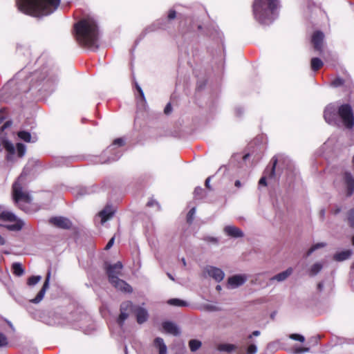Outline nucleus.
<instances>
[{"label": "nucleus", "instance_id": "obj_22", "mask_svg": "<svg viewBox=\"0 0 354 354\" xmlns=\"http://www.w3.org/2000/svg\"><path fill=\"white\" fill-rule=\"evenodd\" d=\"M351 254H352V251L351 250H344V251H342L339 252H337L334 255L333 258L337 261H342L346 260L348 258H350Z\"/></svg>", "mask_w": 354, "mask_h": 354}, {"label": "nucleus", "instance_id": "obj_12", "mask_svg": "<svg viewBox=\"0 0 354 354\" xmlns=\"http://www.w3.org/2000/svg\"><path fill=\"white\" fill-rule=\"evenodd\" d=\"M49 223L62 229H69L72 225L69 219L62 216L52 217L49 219Z\"/></svg>", "mask_w": 354, "mask_h": 354}, {"label": "nucleus", "instance_id": "obj_5", "mask_svg": "<svg viewBox=\"0 0 354 354\" xmlns=\"http://www.w3.org/2000/svg\"><path fill=\"white\" fill-rule=\"evenodd\" d=\"M24 177L21 175L12 185V198L15 203L23 211L28 212V205L32 198L23 186Z\"/></svg>", "mask_w": 354, "mask_h": 354}, {"label": "nucleus", "instance_id": "obj_7", "mask_svg": "<svg viewBox=\"0 0 354 354\" xmlns=\"http://www.w3.org/2000/svg\"><path fill=\"white\" fill-rule=\"evenodd\" d=\"M3 146L7 151L6 159L10 162H15L16 156L22 158L26 151V147L22 143H17L16 147H15L12 143L5 141Z\"/></svg>", "mask_w": 354, "mask_h": 354}, {"label": "nucleus", "instance_id": "obj_47", "mask_svg": "<svg viewBox=\"0 0 354 354\" xmlns=\"http://www.w3.org/2000/svg\"><path fill=\"white\" fill-rule=\"evenodd\" d=\"M136 88H137L138 91L139 92L141 97L144 100L145 95H144V93H143V91L142 90L141 87L138 84H136Z\"/></svg>", "mask_w": 354, "mask_h": 354}, {"label": "nucleus", "instance_id": "obj_10", "mask_svg": "<svg viewBox=\"0 0 354 354\" xmlns=\"http://www.w3.org/2000/svg\"><path fill=\"white\" fill-rule=\"evenodd\" d=\"M248 280V276L245 274H234L227 279V286L231 289L236 288L243 285Z\"/></svg>", "mask_w": 354, "mask_h": 354}, {"label": "nucleus", "instance_id": "obj_39", "mask_svg": "<svg viewBox=\"0 0 354 354\" xmlns=\"http://www.w3.org/2000/svg\"><path fill=\"white\" fill-rule=\"evenodd\" d=\"M8 344V340L6 337L2 334L0 333V347L5 346Z\"/></svg>", "mask_w": 354, "mask_h": 354}, {"label": "nucleus", "instance_id": "obj_35", "mask_svg": "<svg viewBox=\"0 0 354 354\" xmlns=\"http://www.w3.org/2000/svg\"><path fill=\"white\" fill-rule=\"evenodd\" d=\"M289 338L301 342H304L305 340V337L303 335L297 333L290 334Z\"/></svg>", "mask_w": 354, "mask_h": 354}, {"label": "nucleus", "instance_id": "obj_38", "mask_svg": "<svg viewBox=\"0 0 354 354\" xmlns=\"http://www.w3.org/2000/svg\"><path fill=\"white\" fill-rule=\"evenodd\" d=\"M331 84L334 87L339 86L343 84V80L339 77H337L332 82Z\"/></svg>", "mask_w": 354, "mask_h": 354}, {"label": "nucleus", "instance_id": "obj_13", "mask_svg": "<svg viewBox=\"0 0 354 354\" xmlns=\"http://www.w3.org/2000/svg\"><path fill=\"white\" fill-rule=\"evenodd\" d=\"M50 272L48 271L44 281V283L41 288V289L39 290V292L37 293V296L30 300L32 303L34 304H38L44 298L46 290L49 288V282H50Z\"/></svg>", "mask_w": 354, "mask_h": 354}, {"label": "nucleus", "instance_id": "obj_25", "mask_svg": "<svg viewBox=\"0 0 354 354\" xmlns=\"http://www.w3.org/2000/svg\"><path fill=\"white\" fill-rule=\"evenodd\" d=\"M324 65L323 62L317 57H314L311 59L310 66L313 71H317Z\"/></svg>", "mask_w": 354, "mask_h": 354}, {"label": "nucleus", "instance_id": "obj_15", "mask_svg": "<svg viewBox=\"0 0 354 354\" xmlns=\"http://www.w3.org/2000/svg\"><path fill=\"white\" fill-rule=\"evenodd\" d=\"M223 231L227 236L233 238H241L244 236L243 231L234 225H226Z\"/></svg>", "mask_w": 354, "mask_h": 354}, {"label": "nucleus", "instance_id": "obj_33", "mask_svg": "<svg viewBox=\"0 0 354 354\" xmlns=\"http://www.w3.org/2000/svg\"><path fill=\"white\" fill-rule=\"evenodd\" d=\"M41 277L39 275L37 276H32L28 280V284L30 286L36 285L40 280Z\"/></svg>", "mask_w": 354, "mask_h": 354}, {"label": "nucleus", "instance_id": "obj_32", "mask_svg": "<svg viewBox=\"0 0 354 354\" xmlns=\"http://www.w3.org/2000/svg\"><path fill=\"white\" fill-rule=\"evenodd\" d=\"M277 162H278V159L276 157H274L272 158V167L271 169L269 171H268L267 170L265 171L266 174L269 172V174H267L269 178H272V177L274 176V174H275V167H276V165H277Z\"/></svg>", "mask_w": 354, "mask_h": 354}, {"label": "nucleus", "instance_id": "obj_29", "mask_svg": "<svg viewBox=\"0 0 354 354\" xmlns=\"http://www.w3.org/2000/svg\"><path fill=\"white\" fill-rule=\"evenodd\" d=\"M189 346L192 351H196L201 347V342L197 339H192L189 342Z\"/></svg>", "mask_w": 354, "mask_h": 354}, {"label": "nucleus", "instance_id": "obj_4", "mask_svg": "<svg viewBox=\"0 0 354 354\" xmlns=\"http://www.w3.org/2000/svg\"><path fill=\"white\" fill-rule=\"evenodd\" d=\"M339 116L348 129L353 128L354 125V117L352 108L348 104H342L337 107L335 104H328L324 109V118L329 124H335L337 117Z\"/></svg>", "mask_w": 354, "mask_h": 354}, {"label": "nucleus", "instance_id": "obj_28", "mask_svg": "<svg viewBox=\"0 0 354 354\" xmlns=\"http://www.w3.org/2000/svg\"><path fill=\"white\" fill-rule=\"evenodd\" d=\"M234 348H235V346L233 344H220L218 347V349L220 351H225V352H228V353L232 351L233 350H234Z\"/></svg>", "mask_w": 354, "mask_h": 354}, {"label": "nucleus", "instance_id": "obj_42", "mask_svg": "<svg viewBox=\"0 0 354 354\" xmlns=\"http://www.w3.org/2000/svg\"><path fill=\"white\" fill-rule=\"evenodd\" d=\"M348 221L351 225L354 227V209H351L349 212Z\"/></svg>", "mask_w": 354, "mask_h": 354}, {"label": "nucleus", "instance_id": "obj_26", "mask_svg": "<svg viewBox=\"0 0 354 354\" xmlns=\"http://www.w3.org/2000/svg\"><path fill=\"white\" fill-rule=\"evenodd\" d=\"M124 144V141L122 138H117V139L114 140V141L113 142V144L107 148L106 151L111 152L115 149L116 147H121Z\"/></svg>", "mask_w": 354, "mask_h": 354}, {"label": "nucleus", "instance_id": "obj_1", "mask_svg": "<svg viewBox=\"0 0 354 354\" xmlns=\"http://www.w3.org/2000/svg\"><path fill=\"white\" fill-rule=\"evenodd\" d=\"M77 42L89 48H97L99 32L97 25L92 17L82 19L74 25Z\"/></svg>", "mask_w": 354, "mask_h": 354}, {"label": "nucleus", "instance_id": "obj_55", "mask_svg": "<svg viewBox=\"0 0 354 354\" xmlns=\"http://www.w3.org/2000/svg\"><path fill=\"white\" fill-rule=\"evenodd\" d=\"M323 287H324V284L323 283H319L318 285H317V288L319 290H322L323 289Z\"/></svg>", "mask_w": 354, "mask_h": 354}, {"label": "nucleus", "instance_id": "obj_34", "mask_svg": "<svg viewBox=\"0 0 354 354\" xmlns=\"http://www.w3.org/2000/svg\"><path fill=\"white\" fill-rule=\"evenodd\" d=\"M196 213V208L192 207L188 212L187 216V221L189 223H192Z\"/></svg>", "mask_w": 354, "mask_h": 354}, {"label": "nucleus", "instance_id": "obj_52", "mask_svg": "<svg viewBox=\"0 0 354 354\" xmlns=\"http://www.w3.org/2000/svg\"><path fill=\"white\" fill-rule=\"evenodd\" d=\"M155 204L158 205V203L153 200H151L147 203V205L149 207H151V206L154 205Z\"/></svg>", "mask_w": 354, "mask_h": 354}, {"label": "nucleus", "instance_id": "obj_61", "mask_svg": "<svg viewBox=\"0 0 354 354\" xmlns=\"http://www.w3.org/2000/svg\"><path fill=\"white\" fill-rule=\"evenodd\" d=\"M167 275L169 277V279H171V280H174V277L170 274L168 273Z\"/></svg>", "mask_w": 354, "mask_h": 354}, {"label": "nucleus", "instance_id": "obj_48", "mask_svg": "<svg viewBox=\"0 0 354 354\" xmlns=\"http://www.w3.org/2000/svg\"><path fill=\"white\" fill-rule=\"evenodd\" d=\"M259 184L260 185H264L266 186L267 185V183H266V176H263L260 178L259 180Z\"/></svg>", "mask_w": 354, "mask_h": 354}, {"label": "nucleus", "instance_id": "obj_2", "mask_svg": "<svg viewBox=\"0 0 354 354\" xmlns=\"http://www.w3.org/2000/svg\"><path fill=\"white\" fill-rule=\"evenodd\" d=\"M61 0H16L18 10L32 17H39L53 13Z\"/></svg>", "mask_w": 354, "mask_h": 354}, {"label": "nucleus", "instance_id": "obj_49", "mask_svg": "<svg viewBox=\"0 0 354 354\" xmlns=\"http://www.w3.org/2000/svg\"><path fill=\"white\" fill-rule=\"evenodd\" d=\"M6 118V113L4 110L0 111V124Z\"/></svg>", "mask_w": 354, "mask_h": 354}, {"label": "nucleus", "instance_id": "obj_43", "mask_svg": "<svg viewBox=\"0 0 354 354\" xmlns=\"http://www.w3.org/2000/svg\"><path fill=\"white\" fill-rule=\"evenodd\" d=\"M205 241H207V242H211V243H218V239L217 238H215V237H212V236H207L204 239Z\"/></svg>", "mask_w": 354, "mask_h": 354}, {"label": "nucleus", "instance_id": "obj_14", "mask_svg": "<svg viewBox=\"0 0 354 354\" xmlns=\"http://www.w3.org/2000/svg\"><path fill=\"white\" fill-rule=\"evenodd\" d=\"M324 35L321 31H316L312 36V43L313 44L314 48L319 52L322 51V44Z\"/></svg>", "mask_w": 354, "mask_h": 354}, {"label": "nucleus", "instance_id": "obj_53", "mask_svg": "<svg viewBox=\"0 0 354 354\" xmlns=\"http://www.w3.org/2000/svg\"><path fill=\"white\" fill-rule=\"evenodd\" d=\"M6 243L5 239L0 234V245H3Z\"/></svg>", "mask_w": 354, "mask_h": 354}, {"label": "nucleus", "instance_id": "obj_62", "mask_svg": "<svg viewBox=\"0 0 354 354\" xmlns=\"http://www.w3.org/2000/svg\"><path fill=\"white\" fill-rule=\"evenodd\" d=\"M249 156V154H245L244 156H243V159L244 160H246L248 158V157Z\"/></svg>", "mask_w": 354, "mask_h": 354}, {"label": "nucleus", "instance_id": "obj_21", "mask_svg": "<svg viewBox=\"0 0 354 354\" xmlns=\"http://www.w3.org/2000/svg\"><path fill=\"white\" fill-rule=\"evenodd\" d=\"M153 346L158 351L159 354H167V348L162 338L156 337L153 341Z\"/></svg>", "mask_w": 354, "mask_h": 354}, {"label": "nucleus", "instance_id": "obj_16", "mask_svg": "<svg viewBox=\"0 0 354 354\" xmlns=\"http://www.w3.org/2000/svg\"><path fill=\"white\" fill-rule=\"evenodd\" d=\"M344 180L347 189V194L351 196L354 193V178L351 173L345 172Z\"/></svg>", "mask_w": 354, "mask_h": 354}, {"label": "nucleus", "instance_id": "obj_45", "mask_svg": "<svg viewBox=\"0 0 354 354\" xmlns=\"http://www.w3.org/2000/svg\"><path fill=\"white\" fill-rule=\"evenodd\" d=\"M114 241H115V237L113 236L109 241L108 243L106 244V245L105 247V250H109L113 246Z\"/></svg>", "mask_w": 354, "mask_h": 354}, {"label": "nucleus", "instance_id": "obj_44", "mask_svg": "<svg viewBox=\"0 0 354 354\" xmlns=\"http://www.w3.org/2000/svg\"><path fill=\"white\" fill-rule=\"evenodd\" d=\"M203 308L205 310H208V311H215L217 310L216 306H214L213 305H210V304H206L204 306Z\"/></svg>", "mask_w": 354, "mask_h": 354}, {"label": "nucleus", "instance_id": "obj_64", "mask_svg": "<svg viewBox=\"0 0 354 354\" xmlns=\"http://www.w3.org/2000/svg\"><path fill=\"white\" fill-rule=\"evenodd\" d=\"M351 268L352 269H354V263H353L352 266H351Z\"/></svg>", "mask_w": 354, "mask_h": 354}, {"label": "nucleus", "instance_id": "obj_41", "mask_svg": "<svg viewBox=\"0 0 354 354\" xmlns=\"http://www.w3.org/2000/svg\"><path fill=\"white\" fill-rule=\"evenodd\" d=\"M310 351L309 348H296L295 349V353L296 354H301L304 353H307Z\"/></svg>", "mask_w": 354, "mask_h": 354}, {"label": "nucleus", "instance_id": "obj_6", "mask_svg": "<svg viewBox=\"0 0 354 354\" xmlns=\"http://www.w3.org/2000/svg\"><path fill=\"white\" fill-rule=\"evenodd\" d=\"M122 269V264L120 261L115 263L113 265H110L106 270L109 282L113 286L124 292H131V287L124 281L120 279L118 277L121 274Z\"/></svg>", "mask_w": 354, "mask_h": 354}, {"label": "nucleus", "instance_id": "obj_31", "mask_svg": "<svg viewBox=\"0 0 354 354\" xmlns=\"http://www.w3.org/2000/svg\"><path fill=\"white\" fill-rule=\"evenodd\" d=\"M326 245L325 243H319L313 245L307 252L306 257H309L313 252Z\"/></svg>", "mask_w": 354, "mask_h": 354}, {"label": "nucleus", "instance_id": "obj_60", "mask_svg": "<svg viewBox=\"0 0 354 354\" xmlns=\"http://www.w3.org/2000/svg\"><path fill=\"white\" fill-rule=\"evenodd\" d=\"M340 212V209L339 208H337L335 212H334V214H338L339 212Z\"/></svg>", "mask_w": 354, "mask_h": 354}, {"label": "nucleus", "instance_id": "obj_27", "mask_svg": "<svg viewBox=\"0 0 354 354\" xmlns=\"http://www.w3.org/2000/svg\"><path fill=\"white\" fill-rule=\"evenodd\" d=\"M167 303L169 305L171 306H188V304L183 300L179 299H169Z\"/></svg>", "mask_w": 354, "mask_h": 354}, {"label": "nucleus", "instance_id": "obj_20", "mask_svg": "<svg viewBox=\"0 0 354 354\" xmlns=\"http://www.w3.org/2000/svg\"><path fill=\"white\" fill-rule=\"evenodd\" d=\"M162 328L167 333H168L169 334H171L174 335H178L180 334V331H179L178 326L173 322H164L162 324Z\"/></svg>", "mask_w": 354, "mask_h": 354}, {"label": "nucleus", "instance_id": "obj_46", "mask_svg": "<svg viewBox=\"0 0 354 354\" xmlns=\"http://www.w3.org/2000/svg\"><path fill=\"white\" fill-rule=\"evenodd\" d=\"M171 111H172V108H171V104L168 103L164 109V112L165 114L168 115L171 112Z\"/></svg>", "mask_w": 354, "mask_h": 354}, {"label": "nucleus", "instance_id": "obj_18", "mask_svg": "<svg viewBox=\"0 0 354 354\" xmlns=\"http://www.w3.org/2000/svg\"><path fill=\"white\" fill-rule=\"evenodd\" d=\"M134 313L136 317V319L138 324H142L145 322L148 319L147 310L140 306H137L134 308Z\"/></svg>", "mask_w": 354, "mask_h": 354}, {"label": "nucleus", "instance_id": "obj_63", "mask_svg": "<svg viewBox=\"0 0 354 354\" xmlns=\"http://www.w3.org/2000/svg\"><path fill=\"white\" fill-rule=\"evenodd\" d=\"M352 243H353V245H354V237H353V239H352Z\"/></svg>", "mask_w": 354, "mask_h": 354}, {"label": "nucleus", "instance_id": "obj_56", "mask_svg": "<svg viewBox=\"0 0 354 354\" xmlns=\"http://www.w3.org/2000/svg\"><path fill=\"white\" fill-rule=\"evenodd\" d=\"M320 216L321 218L323 219L324 218V216H325V210L324 209H322L320 211Z\"/></svg>", "mask_w": 354, "mask_h": 354}, {"label": "nucleus", "instance_id": "obj_59", "mask_svg": "<svg viewBox=\"0 0 354 354\" xmlns=\"http://www.w3.org/2000/svg\"><path fill=\"white\" fill-rule=\"evenodd\" d=\"M181 261H182L183 266H186L187 263H186V261H185V258H182Z\"/></svg>", "mask_w": 354, "mask_h": 354}, {"label": "nucleus", "instance_id": "obj_36", "mask_svg": "<svg viewBox=\"0 0 354 354\" xmlns=\"http://www.w3.org/2000/svg\"><path fill=\"white\" fill-rule=\"evenodd\" d=\"M257 351V347L255 344H250L247 349L248 354H255Z\"/></svg>", "mask_w": 354, "mask_h": 354}, {"label": "nucleus", "instance_id": "obj_58", "mask_svg": "<svg viewBox=\"0 0 354 354\" xmlns=\"http://www.w3.org/2000/svg\"><path fill=\"white\" fill-rule=\"evenodd\" d=\"M235 186L237 187H241V182L239 180H236L235 181Z\"/></svg>", "mask_w": 354, "mask_h": 354}, {"label": "nucleus", "instance_id": "obj_11", "mask_svg": "<svg viewBox=\"0 0 354 354\" xmlns=\"http://www.w3.org/2000/svg\"><path fill=\"white\" fill-rule=\"evenodd\" d=\"M133 310V305L130 301L123 302L120 306V314L118 319V325L122 327L124 322L129 317V312Z\"/></svg>", "mask_w": 354, "mask_h": 354}, {"label": "nucleus", "instance_id": "obj_30", "mask_svg": "<svg viewBox=\"0 0 354 354\" xmlns=\"http://www.w3.org/2000/svg\"><path fill=\"white\" fill-rule=\"evenodd\" d=\"M18 136L20 139L24 140L25 142H31V135L29 132L24 131H19L18 133Z\"/></svg>", "mask_w": 354, "mask_h": 354}, {"label": "nucleus", "instance_id": "obj_24", "mask_svg": "<svg viewBox=\"0 0 354 354\" xmlns=\"http://www.w3.org/2000/svg\"><path fill=\"white\" fill-rule=\"evenodd\" d=\"M12 270L13 273L18 277L23 275L24 273V270L20 263H14L12 266Z\"/></svg>", "mask_w": 354, "mask_h": 354}, {"label": "nucleus", "instance_id": "obj_3", "mask_svg": "<svg viewBox=\"0 0 354 354\" xmlns=\"http://www.w3.org/2000/svg\"><path fill=\"white\" fill-rule=\"evenodd\" d=\"M279 0H254L252 5L253 15L261 24L269 25L277 16Z\"/></svg>", "mask_w": 354, "mask_h": 354}, {"label": "nucleus", "instance_id": "obj_57", "mask_svg": "<svg viewBox=\"0 0 354 354\" xmlns=\"http://www.w3.org/2000/svg\"><path fill=\"white\" fill-rule=\"evenodd\" d=\"M260 335V331L259 330H254L253 331L252 335H254V336H259Z\"/></svg>", "mask_w": 354, "mask_h": 354}, {"label": "nucleus", "instance_id": "obj_23", "mask_svg": "<svg viewBox=\"0 0 354 354\" xmlns=\"http://www.w3.org/2000/svg\"><path fill=\"white\" fill-rule=\"evenodd\" d=\"M322 268H323L322 263H319V262L314 263L309 269L310 275L315 276L322 270Z\"/></svg>", "mask_w": 354, "mask_h": 354}, {"label": "nucleus", "instance_id": "obj_54", "mask_svg": "<svg viewBox=\"0 0 354 354\" xmlns=\"http://www.w3.org/2000/svg\"><path fill=\"white\" fill-rule=\"evenodd\" d=\"M209 181H210V178H207L206 180H205V186L208 189H210V186H209Z\"/></svg>", "mask_w": 354, "mask_h": 354}, {"label": "nucleus", "instance_id": "obj_17", "mask_svg": "<svg viewBox=\"0 0 354 354\" xmlns=\"http://www.w3.org/2000/svg\"><path fill=\"white\" fill-rule=\"evenodd\" d=\"M114 212L111 206L106 205L98 214V216L101 218V223L104 224L106 221L109 220L113 216Z\"/></svg>", "mask_w": 354, "mask_h": 354}, {"label": "nucleus", "instance_id": "obj_37", "mask_svg": "<svg viewBox=\"0 0 354 354\" xmlns=\"http://www.w3.org/2000/svg\"><path fill=\"white\" fill-rule=\"evenodd\" d=\"M120 156H121L120 152L117 151L113 156L109 158L107 160H105L102 162L104 163V162H112V161H115V160H118Z\"/></svg>", "mask_w": 354, "mask_h": 354}, {"label": "nucleus", "instance_id": "obj_50", "mask_svg": "<svg viewBox=\"0 0 354 354\" xmlns=\"http://www.w3.org/2000/svg\"><path fill=\"white\" fill-rule=\"evenodd\" d=\"M176 17V12L174 10H170L168 15L169 19H173Z\"/></svg>", "mask_w": 354, "mask_h": 354}, {"label": "nucleus", "instance_id": "obj_51", "mask_svg": "<svg viewBox=\"0 0 354 354\" xmlns=\"http://www.w3.org/2000/svg\"><path fill=\"white\" fill-rule=\"evenodd\" d=\"M11 124V122L8 121L6 122L1 127V130H4L6 128H7L8 127H9L10 125Z\"/></svg>", "mask_w": 354, "mask_h": 354}, {"label": "nucleus", "instance_id": "obj_19", "mask_svg": "<svg viewBox=\"0 0 354 354\" xmlns=\"http://www.w3.org/2000/svg\"><path fill=\"white\" fill-rule=\"evenodd\" d=\"M293 272L292 268H288L285 271H283L272 277L270 278V281H277L278 282H282L286 281Z\"/></svg>", "mask_w": 354, "mask_h": 354}, {"label": "nucleus", "instance_id": "obj_9", "mask_svg": "<svg viewBox=\"0 0 354 354\" xmlns=\"http://www.w3.org/2000/svg\"><path fill=\"white\" fill-rule=\"evenodd\" d=\"M204 272L217 282L221 281L225 277L224 272L221 269L212 266H206Z\"/></svg>", "mask_w": 354, "mask_h": 354}, {"label": "nucleus", "instance_id": "obj_8", "mask_svg": "<svg viewBox=\"0 0 354 354\" xmlns=\"http://www.w3.org/2000/svg\"><path fill=\"white\" fill-rule=\"evenodd\" d=\"M0 218L4 221L12 223L6 225V228L11 231H19L24 225L22 220L18 218L12 212L9 211L1 212Z\"/></svg>", "mask_w": 354, "mask_h": 354}, {"label": "nucleus", "instance_id": "obj_40", "mask_svg": "<svg viewBox=\"0 0 354 354\" xmlns=\"http://www.w3.org/2000/svg\"><path fill=\"white\" fill-rule=\"evenodd\" d=\"M194 195L197 198L202 197L203 193V189L202 187H198L194 190Z\"/></svg>", "mask_w": 354, "mask_h": 354}]
</instances>
